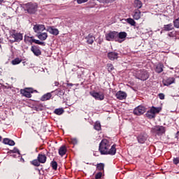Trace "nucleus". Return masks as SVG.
Wrapping results in <instances>:
<instances>
[{
    "label": "nucleus",
    "mask_w": 179,
    "mask_h": 179,
    "mask_svg": "<svg viewBox=\"0 0 179 179\" xmlns=\"http://www.w3.org/2000/svg\"><path fill=\"white\" fill-rule=\"evenodd\" d=\"M159 98L160 99V100H164V94L163 93H161V94H159Z\"/></svg>",
    "instance_id": "nucleus-44"
},
{
    "label": "nucleus",
    "mask_w": 179,
    "mask_h": 179,
    "mask_svg": "<svg viewBox=\"0 0 179 179\" xmlns=\"http://www.w3.org/2000/svg\"><path fill=\"white\" fill-rule=\"evenodd\" d=\"M59 83H58V81H55V86H59Z\"/></svg>",
    "instance_id": "nucleus-47"
},
{
    "label": "nucleus",
    "mask_w": 179,
    "mask_h": 179,
    "mask_svg": "<svg viewBox=\"0 0 179 179\" xmlns=\"http://www.w3.org/2000/svg\"><path fill=\"white\" fill-rule=\"evenodd\" d=\"M31 51H32V52L34 54V55H36V57H38V55H41V51L38 48L32 46L31 48Z\"/></svg>",
    "instance_id": "nucleus-18"
},
{
    "label": "nucleus",
    "mask_w": 179,
    "mask_h": 179,
    "mask_svg": "<svg viewBox=\"0 0 179 179\" xmlns=\"http://www.w3.org/2000/svg\"><path fill=\"white\" fill-rule=\"evenodd\" d=\"M126 38H127V32H120V33L117 32V40H120V39L125 40Z\"/></svg>",
    "instance_id": "nucleus-25"
},
{
    "label": "nucleus",
    "mask_w": 179,
    "mask_h": 179,
    "mask_svg": "<svg viewBox=\"0 0 179 179\" xmlns=\"http://www.w3.org/2000/svg\"><path fill=\"white\" fill-rule=\"evenodd\" d=\"M22 62V59L20 58H15V59L12 60L11 64L13 65H19Z\"/></svg>",
    "instance_id": "nucleus-32"
},
{
    "label": "nucleus",
    "mask_w": 179,
    "mask_h": 179,
    "mask_svg": "<svg viewBox=\"0 0 179 179\" xmlns=\"http://www.w3.org/2000/svg\"><path fill=\"white\" fill-rule=\"evenodd\" d=\"M40 161L38 159H34L31 162V164H33V166H36V167H38V166H40Z\"/></svg>",
    "instance_id": "nucleus-35"
},
{
    "label": "nucleus",
    "mask_w": 179,
    "mask_h": 179,
    "mask_svg": "<svg viewBox=\"0 0 179 179\" xmlns=\"http://www.w3.org/2000/svg\"><path fill=\"white\" fill-rule=\"evenodd\" d=\"M38 160L40 163H45V162H47V157L45 155L38 154Z\"/></svg>",
    "instance_id": "nucleus-19"
},
{
    "label": "nucleus",
    "mask_w": 179,
    "mask_h": 179,
    "mask_svg": "<svg viewBox=\"0 0 179 179\" xmlns=\"http://www.w3.org/2000/svg\"><path fill=\"white\" fill-rule=\"evenodd\" d=\"M24 41L25 43H29L30 44H33V43L34 42V38H33V36L25 35Z\"/></svg>",
    "instance_id": "nucleus-23"
},
{
    "label": "nucleus",
    "mask_w": 179,
    "mask_h": 179,
    "mask_svg": "<svg viewBox=\"0 0 179 179\" xmlns=\"http://www.w3.org/2000/svg\"><path fill=\"white\" fill-rule=\"evenodd\" d=\"M150 110L154 113V115H156V114H159V111H162V108H160V107L156 108L155 106H152L150 108Z\"/></svg>",
    "instance_id": "nucleus-26"
},
{
    "label": "nucleus",
    "mask_w": 179,
    "mask_h": 179,
    "mask_svg": "<svg viewBox=\"0 0 179 179\" xmlns=\"http://www.w3.org/2000/svg\"><path fill=\"white\" fill-rule=\"evenodd\" d=\"M27 10L29 13H34L37 10V5L31 3H27Z\"/></svg>",
    "instance_id": "nucleus-9"
},
{
    "label": "nucleus",
    "mask_w": 179,
    "mask_h": 179,
    "mask_svg": "<svg viewBox=\"0 0 179 179\" xmlns=\"http://www.w3.org/2000/svg\"><path fill=\"white\" fill-rule=\"evenodd\" d=\"M70 143H72L73 145H78V139L75 138H71Z\"/></svg>",
    "instance_id": "nucleus-37"
},
{
    "label": "nucleus",
    "mask_w": 179,
    "mask_h": 179,
    "mask_svg": "<svg viewBox=\"0 0 179 179\" xmlns=\"http://www.w3.org/2000/svg\"><path fill=\"white\" fill-rule=\"evenodd\" d=\"M97 169H98V170H100V171L104 170V164H99L97 165Z\"/></svg>",
    "instance_id": "nucleus-40"
},
{
    "label": "nucleus",
    "mask_w": 179,
    "mask_h": 179,
    "mask_svg": "<svg viewBox=\"0 0 179 179\" xmlns=\"http://www.w3.org/2000/svg\"><path fill=\"white\" fill-rule=\"evenodd\" d=\"M34 43H35V44H38L39 45H44V42L40 41V40L34 39Z\"/></svg>",
    "instance_id": "nucleus-39"
},
{
    "label": "nucleus",
    "mask_w": 179,
    "mask_h": 179,
    "mask_svg": "<svg viewBox=\"0 0 179 179\" xmlns=\"http://www.w3.org/2000/svg\"><path fill=\"white\" fill-rule=\"evenodd\" d=\"M20 93L24 97L30 99V97H31V93H33V88H25L24 90H21Z\"/></svg>",
    "instance_id": "nucleus-7"
},
{
    "label": "nucleus",
    "mask_w": 179,
    "mask_h": 179,
    "mask_svg": "<svg viewBox=\"0 0 179 179\" xmlns=\"http://www.w3.org/2000/svg\"><path fill=\"white\" fill-rule=\"evenodd\" d=\"M3 2V0H0V3H2Z\"/></svg>",
    "instance_id": "nucleus-48"
},
{
    "label": "nucleus",
    "mask_w": 179,
    "mask_h": 179,
    "mask_svg": "<svg viewBox=\"0 0 179 179\" xmlns=\"http://www.w3.org/2000/svg\"><path fill=\"white\" fill-rule=\"evenodd\" d=\"M99 152L101 155H110L114 156L117 153L115 145L111 146V143L107 139H103L99 144Z\"/></svg>",
    "instance_id": "nucleus-1"
},
{
    "label": "nucleus",
    "mask_w": 179,
    "mask_h": 179,
    "mask_svg": "<svg viewBox=\"0 0 179 179\" xmlns=\"http://www.w3.org/2000/svg\"><path fill=\"white\" fill-rule=\"evenodd\" d=\"M89 0H77V3H85V2H87Z\"/></svg>",
    "instance_id": "nucleus-43"
},
{
    "label": "nucleus",
    "mask_w": 179,
    "mask_h": 179,
    "mask_svg": "<svg viewBox=\"0 0 179 179\" xmlns=\"http://www.w3.org/2000/svg\"><path fill=\"white\" fill-rule=\"evenodd\" d=\"M98 1L102 3H110V2H113L114 0H98Z\"/></svg>",
    "instance_id": "nucleus-38"
},
{
    "label": "nucleus",
    "mask_w": 179,
    "mask_h": 179,
    "mask_svg": "<svg viewBox=\"0 0 179 179\" xmlns=\"http://www.w3.org/2000/svg\"><path fill=\"white\" fill-rule=\"evenodd\" d=\"M107 66H108V71L109 72H111V71H113L114 69V66H113V64H108L107 65Z\"/></svg>",
    "instance_id": "nucleus-41"
},
{
    "label": "nucleus",
    "mask_w": 179,
    "mask_h": 179,
    "mask_svg": "<svg viewBox=\"0 0 179 179\" xmlns=\"http://www.w3.org/2000/svg\"><path fill=\"white\" fill-rule=\"evenodd\" d=\"M135 76L137 79H140V80H147L149 78V73L145 70H139L136 72Z\"/></svg>",
    "instance_id": "nucleus-3"
},
{
    "label": "nucleus",
    "mask_w": 179,
    "mask_h": 179,
    "mask_svg": "<svg viewBox=\"0 0 179 179\" xmlns=\"http://www.w3.org/2000/svg\"><path fill=\"white\" fill-rule=\"evenodd\" d=\"M65 153H66V147L65 146L60 147V148L59 149V155H60V156H64Z\"/></svg>",
    "instance_id": "nucleus-29"
},
{
    "label": "nucleus",
    "mask_w": 179,
    "mask_h": 179,
    "mask_svg": "<svg viewBox=\"0 0 179 179\" xmlns=\"http://www.w3.org/2000/svg\"><path fill=\"white\" fill-rule=\"evenodd\" d=\"M176 82V79L174 78H169L163 81L164 86H170V85H173Z\"/></svg>",
    "instance_id": "nucleus-15"
},
{
    "label": "nucleus",
    "mask_w": 179,
    "mask_h": 179,
    "mask_svg": "<svg viewBox=\"0 0 179 179\" xmlns=\"http://www.w3.org/2000/svg\"><path fill=\"white\" fill-rule=\"evenodd\" d=\"M90 94L95 99V100H104V93L103 92H92Z\"/></svg>",
    "instance_id": "nucleus-6"
},
{
    "label": "nucleus",
    "mask_w": 179,
    "mask_h": 179,
    "mask_svg": "<svg viewBox=\"0 0 179 179\" xmlns=\"http://www.w3.org/2000/svg\"><path fill=\"white\" fill-rule=\"evenodd\" d=\"M103 176V173L101 172H99L95 175L96 179L101 178V176Z\"/></svg>",
    "instance_id": "nucleus-42"
},
{
    "label": "nucleus",
    "mask_w": 179,
    "mask_h": 179,
    "mask_svg": "<svg viewBox=\"0 0 179 179\" xmlns=\"http://www.w3.org/2000/svg\"><path fill=\"white\" fill-rule=\"evenodd\" d=\"M173 163L175 164H178V163H179V159H178V158H174L173 159Z\"/></svg>",
    "instance_id": "nucleus-45"
},
{
    "label": "nucleus",
    "mask_w": 179,
    "mask_h": 179,
    "mask_svg": "<svg viewBox=\"0 0 179 179\" xmlns=\"http://www.w3.org/2000/svg\"><path fill=\"white\" fill-rule=\"evenodd\" d=\"M46 31H48V33L52 34L53 36H58L59 34V31L58 29L54 28V27H48Z\"/></svg>",
    "instance_id": "nucleus-11"
},
{
    "label": "nucleus",
    "mask_w": 179,
    "mask_h": 179,
    "mask_svg": "<svg viewBox=\"0 0 179 179\" xmlns=\"http://www.w3.org/2000/svg\"><path fill=\"white\" fill-rule=\"evenodd\" d=\"M163 68H164L163 64L159 63L155 68V71L157 72V73H162V72L163 71Z\"/></svg>",
    "instance_id": "nucleus-20"
},
{
    "label": "nucleus",
    "mask_w": 179,
    "mask_h": 179,
    "mask_svg": "<svg viewBox=\"0 0 179 179\" xmlns=\"http://www.w3.org/2000/svg\"><path fill=\"white\" fill-rule=\"evenodd\" d=\"M14 153H19V150L17 148H15L13 150Z\"/></svg>",
    "instance_id": "nucleus-46"
},
{
    "label": "nucleus",
    "mask_w": 179,
    "mask_h": 179,
    "mask_svg": "<svg viewBox=\"0 0 179 179\" xmlns=\"http://www.w3.org/2000/svg\"><path fill=\"white\" fill-rule=\"evenodd\" d=\"M147 139H148V134H140L138 136V142L139 143H145Z\"/></svg>",
    "instance_id": "nucleus-13"
},
{
    "label": "nucleus",
    "mask_w": 179,
    "mask_h": 179,
    "mask_svg": "<svg viewBox=\"0 0 179 179\" xmlns=\"http://www.w3.org/2000/svg\"><path fill=\"white\" fill-rule=\"evenodd\" d=\"M126 22L130 24V26H136V22H135V20L132 18H127L126 20Z\"/></svg>",
    "instance_id": "nucleus-30"
},
{
    "label": "nucleus",
    "mask_w": 179,
    "mask_h": 179,
    "mask_svg": "<svg viewBox=\"0 0 179 179\" xmlns=\"http://www.w3.org/2000/svg\"><path fill=\"white\" fill-rule=\"evenodd\" d=\"M115 96L118 100H125L127 99V93L122 91H118Z\"/></svg>",
    "instance_id": "nucleus-12"
},
{
    "label": "nucleus",
    "mask_w": 179,
    "mask_h": 179,
    "mask_svg": "<svg viewBox=\"0 0 179 179\" xmlns=\"http://www.w3.org/2000/svg\"><path fill=\"white\" fill-rule=\"evenodd\" d=\"M146 111V109L145 107L142 106H138L134 110V114L135 115H142V114H145V112Z\"/></svg>",
    "instance_id": "nucleus-8"
},
{
    "label": "nucleus",
    "mask_w": 179,
    "mask_h": 179,
    "mask_svg": "<svg viewBox=\"0 0 179 179\" xmlns=\"http://www.w3.org/2000/svg\"><path fill=\"white\" fill-rule=\"evenodd\" d=\"M141 10H134V13H133V18L134 19V20H139V19H141Z\"/></svg>",
    "instance_id": "nucleus-16"
},
{
    "label": "nucleus",
    "mask_w": 179,
    "mask_h": 179,
    "mask_svg": "<svg viewBox=\"0 0 179 179\" xmlns=\"http://www.w3.org/2000/svg\"><path fill=\"white\" fill-rule=\"evenodd\" d=\"M94 128L96 129V131H100V129H101V124H100V122H96L94 124Z\"/></svg>",
    "instance_id": "nucleus-34"
},
{
    "label": "nucleus",
    "mask_w": 179,
    "mask_h": 179,
    "mask_svg": "<svg viewBox=\"0 0 179 179\" xmlns=\"http://www.w3.org/2000/svg\"><path fill=\"white\" fill-rule=\"evenodd\" d=\"M85 38L88 44H93V43H94L95 38L92 34H89Z\"/></svg>",
    "instance_id": "nucleus-24"
},
{
    "label": "nucleus",
    "mask_w": 179,
    "mask_h": 179,
    "mask_svg": "<svg viewBox=\"0 0 179 179\" xmlns=\"http://www.w3.org/2000/svg\"><path fill=\"white\" fill-rule=\"evenodd\" d=\"M151 132L155 134V135H158V136H162L163 134H165L166 128L163 126H155L151 129Z\"/></svg>",
    "instance_id": "nucleus-4"
},
{
    "label": "nucleus",
    "mask_w": 179,
    "mask_h": 179,
    "mask_svg": "<svg viewBox=\"0 0 179 179\" xmlns=\"http://www.w3.org/2000/svg\"><path fill=\"white\" fill-rule=\"evenodd\" d=\"M55 114H57V115H62V114H64V109L62 108L55 109Z\"/></svg>",
    "instance_id": "nucleus-33"
},
{
    "label": "nucleus",
    "mask_w": 179,
    "mask_h": 179,
    "mask_svg": "<svg viewBox=\"0 0 179 179\" xmlns=\"http://www.w3.org/2000/svg\"><path fill=\"white\" fill-rule=\"evenodd\" d=\"M108 57L110 61H114V59H118V53L115 52H110L108 53Z\"/></svg>",
    "instance_id": "nucleus-14"
},
{
    "label": "nucleus",
    "mask_w": 179,
    "mask_h": 179,
    "mask_svg": "<svg viewBox=\"0 0 179 179\" xmlns=\"http://www.w3.org/2000/svg\"><path fill=\"white\" fill-rule=\"evenodd\" d=\"M48 37V34L45 32H40L38 34V38H39V40H41L42 41H45Z\"/></svg>",
    "instance_id": "nucleus-17"
},
{
    "label": "nucleus",
    "mask_w": 179,
    "mask_h": 179,
    "mask_svg": "<svg viewBox=\"0 0 179 179\" xmlns=\"http://www.w3.org/2000/svg\"><path fill=\"white\" fill-rule=\"evenodd\" d=\"M145 115L146 117H148V118H150V119L155 118L156 117L155 113L150 109L147 112Z\"/></svg>",
    "instance_id": "nucleus-31"
},
{
    "label": "nucleus",
    "mask_w": 179,
    "mask_h": 179,
    "mask_svg": "<svg viewBox=\"0 0 179 179\" xmlns=\"http://www.w3.org/2000/svg\"><path fill=\"white\" fill-rule=\"evenodd\" d=\"M44 30H47L44 24L34 25V31L35 33H41V31H44Z\"/></svg>",
    "instance_id": "nucleus-10"
},
{
    "label": "nucleus",
    "mask_w": 179,
    "mask_h": 179,
    "mask_svg": "<svg viewBox=\"0 0 179 179\" xmlns=\"http://www.w3.org/2000/svg\"><path fill=\"white\" fill-rule=\"evenodd\" d=\"M173 29H174V27H173V24H168L164 25V30H165V31H171V30H173Z\"/></svg>",
    "instance_id": "nucleus-27"
},
{
    "label": "nucleus",
    "mask_w": 179,
    "mask_h": 179,
    "mask_svg": "<svg viewBox=\"0 0 179 179\" xmlns=\"http://www.w3.org/2000/svg\"><path fill=\"white\" fill-rule=\"evenodd\" d=\"M51 166L53 170H57V169L58 168V164L55 161L52 162Z\"/></svg>",
    "instance_id": "nucleus-36"
},
{
    "label": "nucleus",
    "mask_w": 179,
    "mask_h": 179,
    "mask_svg": "<svg viewBox=\"0 0 179 179\" xmlns=\"http://www.w3.org/2000/svg\"><path fill=\"white\" fill-rule=\"evenodd\" d=\"M105 38L107 41H114V40H115V41H118V43H122V41H124V40H118V32L115 31H110L106 33L105 34Z\"/></svg>",
    "instance_id": "nucleus-2"
},
{
    "label": "nucleus",
    "mask_w": 179,
    "mask_h": 179,
    "mask_svg": "<svg viewBox=\"0 0 179 179\" xmlns=\"http://www.w3.org/2000/svg\"><path fill=\"white\" fill-rule=\"evenodd\" d=\"M51 97H52V94H51V93L48 92L45 94H44L43 96H42V97L41 98V101H47V100H50V99H51Z\"/></svg>",
    "instance_id": "nucleus-21"
},
{
    "label": "nucleus",
    "mask_w": 179,
    "mask_h": 179,
    "mask_svg": "<svg viewBox=\"0 0 179 179\" xmlns=\"http://www.w3.org/2000/svg\"><path fill=\"white\" fill-rule=\"evenodd\" d=\"M0 141H1V136H0Z\"/></svg>",
    "instance_id": "nucleus-49"
},
{
    "label": "nucleus",
    "mask_w": 179,
    "mask_h": 179,
    "mask_svg": "<svg viewBox=\"0 0 179 179\" xmlns=\"http://www.w3.org/2000/svg\"><path fill=\"white\" fill-rule=\"evenodd\" d=\"M142 1L141 0H135L134 1V8H136L137 9H141L142 8Z\"/></svg>",
    "instance_id": "nucleus-28"
},
{
    "label": "nucleus",
    "mask_w": 179,
    "mask_h": 179,
    "mask_svg": "<svg viewBox=\"0 0 179 179\" xmlns=\"http://www.w3.org/2000/svg\"><path fill=\"white\" fill-rule=\"evenodd\" d=\"M23 40V35L20 33L13 34L10 36V41L12 43H18Z\"/></svg>",
    "instance_id": "nucleus-5"
},
{
    "label": "nucleus",
    "mask_w": 179,
    "mask_h": 179,
    "mask_svg": "<svg viewBox=\"0 0 179 179\" xmlns=\"http://www.w3.org/2000/svg\"><path fill=\"white\" fill-rule=\"evenodd\" d=\"M4 145H8L9 146H15V141L9 138H4L3 141Z\"/></svg>",
    "instance_id": "nucleus-22"
}]
</instances>
